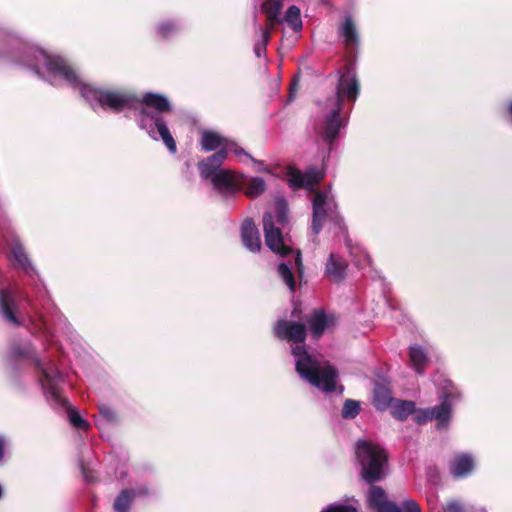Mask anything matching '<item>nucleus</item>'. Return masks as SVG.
Wrapping results in <instances>:
<instances>
[{
	"instance_id": "1",
	"label": "nucleus",
	"mask_w": 512,
	"mask_h": 512,
	"mask_svg": "<svg viewBox=\"0 0 512 512\" xmlns=\"http://www.w3.org/2000/svg\"><path fill=\"white\" fill-rule=\"evenodd\" d=\"M42 59L46 69L52 74L51 81L53 83H57L58 77H63L70 83L80 84L81 93L88 101H96L111 109H119L128 103V98L124 94L96 89L80 81L76 73L61 58H50L43 55Z\"/></svg>"
},
{
	"instance_id": "2",
	"label": "nucleus",
	"mask_w": 512,
	"mask_h": 512,
	"mask_svg": "<svg viewBox=\"0 0 512 512\" xmlns=\"http://www.w3.org/2000/svg\"><path fill=\"white\" fill-rule=\"evenodd\" d=\"M292 354L295 369L302 379L326 392L337 390V373L332 366L316 359L304 346L296 345L292 349Z\"/></svg>"
},
{
	"instance_id": "3",
	"label": "nucleus",
	"mask_w": 512,
	"mask_h": 512,
	"mask_svg": "<svg viewBox=\"0 0 512 512\" xmlns=\"http://www.w3.org/2000/svg\"><path fill=\"white\" fill-rule=\"evenodd\" d=\"M356 456L363 480L375 482L383 478L386 455L381 447L368 441H360L357 444Z\"/></svg>"
},
{
	"instance_id": "4",
	"label": "nucleus",
	"mask_w": 512,
	"mask_h": 512,
	"mask_svg": "<svg viewBox=\"0 0 512 512\" xmlns=\"http://www.w3.org/2000/svg\"><path fill=\"white\" fill-rule=\"evenodd\" d=\"M389 408L393 417L405 419L413 414L418 423L436 420L438 426H444L451 418V410L447 403H443L438 409L416 410L413 402L393 400Z\"/></svg>"
},
{
	"instance_id": "5",
	"label": "nucleus",
	"mask_w": 512,
	"mask_h": 512,
	"mask_svg": "<svg viewBox=\"0 0 512 512\" xmlns=\"http://www.w3.org/2000/svg\"><path fill=\"white\" fill-rule=\"evenodd\" d=\"M226 152L219 150L206 161L199 164L200 173L203 178L210 179L218 189L233 188L240 184L239 176L230 170L219 169V165L226 159Z\"/></svg>"
},
{
	"instance_id": "6",
	"label": "nucleus",
	"mask_w": 512,
	"mask_h": 512,
	"mask_svg": "<svg viewBox=\"0 0 512 512\" xmlns=\"http://www.w3.org/2000/svg\"><path fill=\"white\" fill-rule=\"evenodd\" d=\"M201 146L206 151H212L221 146V150L225 151L226 154L232 152L240 158L247 156L244 150L239 148L235 143L225 140L220 134L211 130H204L202 132Z\"/></svg>"
},
{
	"instance_id": "7",
	"label": "nucleus",
	"mask_w": 512,
	"mask_h": 512,
	"mask_svg": "<svg viewBox=\"0 0 512 512\" xmlns=\"http://www.w3.org/2000/svg\"><path fill=\"white\" fill-rule=\"evenodd\" d=\"M263 229L265 233L266 245L279 255L287 254L290 249L283 243L280 227H276L271 214H266L263 218Z\"/></svg>"
},
{
	"instance_id": "8",
	"label": "nucleus",
	"mask_w": 512,
	"mask_h": 512,
	"mask_svg": "<svg viewBox=\"0 0 512 512\" xmlns=\"http://www.w3.org/2000/svg\"><path fill=\"white\" fill-rule=\"evenodd\" d=\"M286 177L287 182L293 189H309L323 179L324 173L321 171L309 170L303 174L298 169L289 167L287 169Z\"/></svg>"
},
{
	"instance_id": "9",
	"label": "nucleus",
	"mask_w": 512,
	"mask_h": 512,
	"mask_svg": "<svg viewBox=\"0 0 512 512\" xmlns=\"http://www.w3.org/2000/svg\"><path fill=\"white\" fill-rule=\"evenodd\" d=\"M335 207L333 198L328 193H317L313 200V229L318 233L321 229V223L325 220L328 213H332Z\"/></svg>"
},
{
	"instance_id": "10",
	"label": "nucleus",
	"mask_w": 512,
	"mask_h": 512,
	"mask_svg": "<svg viewBox=\"0 0 512 512\" xmlns=\"http://www.w3.org/2000/svg\"><path fill=\"white\" fill-rule=\"evenodd\" d=\"M275 333L279 338L289 341L302 342L305 339V327L301 323L279 321Z\"/></svg>"
},
{
	"instance_id": "11",
	"label": "nucleus",
	"mask_w": 512,
	"mask_h": 512,
	"mask_svg": "<svg viewBox=\"0 0 512 512\" xmlns=\"http://www.w3.org/2000/svg\"><path fill=\"white\" fill-rule=\"evenodd\" d=\"M368 503L377 512H400L397 506L387 500L385 492L377 486L370 489Z\"/></svg>"
},
{
	"instance_id": "12",
	"label": "nucleus",
	"mask_w": 512,
	"mask_h": 512,
	"mask_svg": "<svg viewBox=\"0 0 512 512\" xmlns=\"http://www.w3.org/2000/svg\"><path fill=\"white\" fill-rule=\"evenodd\" d=\"M338 97L343 99L355 100L359 93V84L353 74H346L341 77L338 88Z\"/></svg>"
},
{
	"instance_id": "13",
	"label": "nucleus",
	"mask_w": 512,
	"mask_h": 512,
	"mask_svg": "<svg viewBox=\"0 0 512 512\" xmlns=\"http://www.w3.org/2000/svg\"><path fill=\"white\" fill-rule=\"evenodd\" d=\"M242 240L245 247L255 253L261 248V242L257 227L252 220H246L242 226Z\"/></svg>"
},
{
	"instance_id": "14",
	"label": "nucleus",
	"mask_w": 512,
	"mask_h": 512,
	"mask_svg": "<svg viewBox=\"0 0 512 512\" xmlns=\"http://www.w3.org/2000/svg\"><path fill=\"white\" fill-rule=\"evenodd\" d=\"M474 468V461L469 455L455 457L451 465V471L455 477H464Z\"/></svg>"
},
{
	"instance_id": "15",
	"label": "nucleus",
	"mask_w": 512,
	"mask_h": 512,
	"mask_svg": "<svg viewBox=\"0 0 512 512\" xmlns=\"http://www.w3.org/2000/svg\"><path fill=\"white\" fill-rule=\"evenodd\" d=\"M346 268L347 264L342 258L331 255L327 263L326 272L332 280L337 281L344 276Z\"/></svg>"
},
{
	"instance_id": "16",
	"label": "nucleus",
	"mask_w": 512,
	"mask_h": 512,
	"mask_svg": "<svg viewBox=\"0 0 512 512\" xmlns=\"http://www.w3.org/2000/svg\"><path fill=\"white\" fill-rule=\"evenodd\" d=\"M143 103L147 108L155 109L158 112H166L170 110L168 99L159 94H146L143 98Z\"/></svg>"
},
{
	"instance_id": "17",
	"label": "nucleus",
	"mask_w": 512,
	"mask_h": 512,
	"mask_svg": "<svg viewBox=\"0 0 512 512\" xmlns=\"http://www.w3.org/2000/svg\"><path fill=\"white\" fill-rule=\"evenodd\" d=\"M331 325H332V320H328L321 313H316L310 322L311 331H312L313 335L316 337H319Z\"/></svg>"
},
{
	"instance_id": "18",
	"label": "nucleus",
	"mask_w": 512,
	"mask_h": 512,
	"mask_svg": "<svg viewBox=\"0 0 512 512\" xmlns=\"http://www.w3.org/2000/svg\"><path fill=\"white\" fill-rule=\"evenodd\" d=\"M155 126L159 132V135L161 139L163 140L164 144L167 146V148L172 152H176V143L166 125V123L160 119H157L155 121Z\"/></svg>"
},
{
	"instance_id": "19",
	"label": "nucleus",
	"mask_w": 512,
	"mask_h": 512,
	"mask_svg": "<svg viewBox=\"0 0 512 512\" xmlns=\"http://www.w3.org/2000/svg\"><path fill=\"white\" fill-rule=\"evenodd\" d=\"M410 359L415 369H422L427 363V355L420 346H412L410 349Z\"/></svg>"
},
{
	"instance_id": "20",
	"label": "nucleus",
	"mask_w": 512,
	"mask_h": 512,
	"mask_svg": "<svg viewBox=\"0 0 512 512\" xmlns=\"http://www.w3.org/2000/svg\"><path fill=\"white\" fill-rule=\"evenodd\" d=\"M285 22L295 31H299L302 28L300 9L296 6H291L286 12Z\"/></svg>"
},
{
	"instance_id": "21",
	"label": "nucleus",
	"mask_w": 512,
	"mask_h": 512,
	"mask_svg": "<svg viewBox=\"0 0 512 512\" xmlns=\"http://www.w3.org/2000/svg\"><path fill=\"white\" fill-rule=\"evenodd\" d=\"M282 6V0H269L263 5V10L271 23L278 19Z\"/></svg>"
},
{
	"instance_id": "22",
	"label": "nucleus",
	"mask_w": 512,
	"mask_h": 512,
	"mask_svg": "<svg viewBox=\"0 0 512 512\" xmlns=\"http://www.w3.org/2000/svg\"><path fill=\"white\" fill-rule=\"evenodd\" d=\"M393 399L390 397V393L385 388H378L374 396V404L380 409L384 410L389 408Z\"/></svg>"
},
{
	"instance_id": "23",
	"label": "nucleus",
	"mask_w": 512,
	"mask_h": 512,
	"mask_svg": "<svg viewBox=\"0 0 512 512\" xmlns=\"http://www.w3.org/2000/svg\"><path fill=\"white\" fill-rule=\"evenodd\" d=\"M265 183L263 179L256 177L249 180L246 187V194L250 197H257L265 190Z\"/></svg>"
},
{
	"instance_id": "24",
	"label": "nucleus",
	"mask_w": 512,
	"mask_h": 512,
	"mask_svg": "<svg viewBox=\"0 0 512 512\" xmlns=\"http://www.w3.org/2000/svg\"><path fill=\"white\" fill-rule=\"evenodd\" d=\"M12 259L17 265L23 268H27L29 265V259L27 257V254L20 244H15L13 246Z\"/></svg>"
},
{
	"instance_id": "25",
	"label": "nucleus",
	"mask_w": 512,
	"mask_h": 512,
	"mask_svg": "<svg viewBox=\"0 0 512 512\" xmlns=\"http://www.w3.org/2000/svg\"><path fill=\"white\" fill-rule=\"evenodd\" d=\"M342 36L347 43H354L357 40V32L354 23L350 18L346 19L341 28Z\"/></svg>"
},
{
	"instance_id": "26",
	"label": "nucleus",
	"mask_w": 512,
	"mask_h": 512,
	"mask_svg": "<svg viewBox=\"0 0 512 512\" xmlns=\"http://www.w3.org/2000/svg\"><path fill=\"white\" fill-rule=\"evenodd\" d=\"M278 272L281 279L286 283L289 289L293 291L295 288V282L293 274L291 272V268L288 267L286 264H280L278 267Z\"/></svg>"
},
{
	"instance_id": "27",
	"label": "nucleus",
	"mask_w": 512,
	"mask_h": 512,
	"mask_svg": "<svg viewBox=\"0 0 512 512\" xmlns=\"http://www.w3.org/2000/svg\"><path fill=\"white\" fill-rule=\"evenodd\" d=\"M132 499V495L129 492H122L119 497L116 499L114 507L117 512H127L130 502Z\"/></svg>"
},
{
	"instance_id": "28",
	"label": "nucleus",
	"mask_w": 512,
	"mask_h": 512,
	"mask_svg": "<svg viewBox=\"0 0 512 512\" xmlns=\"http://www.w3.org/2000/svg\"><path fill=\"white\" fill-rule=\"evenodd\" d=\"M360 405L357 401L347 400L342 409L345 418H353L359 413Z\"/></svg>"
},
{
	"instance_id": "29",
	"label": "nucleus",
	"mask_w": 512,
	"mask_h": 512,
	"mask_svg": "<svg viewBox=\"0 0 512 512\" xmlns=\"http://www.w3.org/2000/svg\"><path fill=\"white\" fill-rule=\"evenodd\" d=\"M321 512H357V510L350 505L333 504L327 506Z\"/></svg>"
},
{
	"instance_id": "30",
	"label": "nucleus",
	"mask_w": 512,
	"mask_h": 512,
	"mask_svg": "<svg viewBox=\"0 0 512 512\" xmlns=\"http://www.w3.org/2000/svg\"><path fill=\"white\" fill-rule=\"evenodd\" d=\"M340 127V121L336 114L332 116V118L327 123L326 132L329 137H333Z\"/></svg>"
},
{
	"instance_id": "31",
	"label": "nucleus",
	"mask_w": 512,
	"mask_h": 512,
	"mask_svg": "<svg viewBox=\"0 0 512 512\" xmlns=\"http://www.w3.org/2000/svg\"><path fill=\"white\" fill-rule=\"evenodd\" d=\"M400 512H421L419 505L412 499H407L402 503Z\"/></svg>"
},
{
	"instance_id": "32",
	"label": "nucleus",
	"mask_w": 512,
	"mask_h": 512,
	"mask_svg": "<svg viewBox=\"0 0 512 512\" xmlns=\"http://www.w3.org/2000/svg\"><path fill=\"white\" fill-rule=\"evenodd\" d=\"M277 207H278V215H277V218H276V223L278 225H282L287 220V217H286L287 207H286V204L283 201H279L278 204H277Z\"/></svg>"
},
{
	"instance_id": "33",
	"label": "nucleus",
	"mask_w": 512,
	"mask_h": 512,
	"mask_svg": "<svg viewBox=\"0 0 512 512\" xmlns=\"http://www.w3.org/2000/svg\"><path fill=\"white\" fill-rule=\"evenodd\" d=\"M69 419L70 422L78 428H84L87 426L86 421L74 410L69 413Z\"/></svg>"
},
{
	"instance_id": "34",
	"label": "nucleus",
	"mask_w": 512,
	"mask_h": 512,
	"mask_svg": "<svg viewBox=\"0 0 512 512\" xmlns=\"http://www.w3.org/2000/svg\"><path fill=\"white\" fill-rule=\"evenodd\" d=\"M2 313L6 317L7 320H9L11 322H15V318L13 316L12 311L5 303L2 304Z\"/></svg>"
},
{
	"instance_id": "35",
	"label": "nucleus",
	"mask_w": 512,
	"mask_h": 512,
	"mask_svg": "<svg viewBox=\"0 0 512 512\" xmlns=\"http://www.w3.org/2000/svg\"><path fill=\"white\" fill-rule=\"evenodd\" d=\"M446 512H463V509L459 503L453 501L447 505Z\"/></svg>"
},
{
	"instance_id": "36",
	"label": "nucleus",
	"mask_w": 512,
	"mask_h": 512,
	"mask_svg": "<svg viewBox=\"0 0 512 512\" xmlns=\"http://www.w3.org/2000/svg\"><path fill=\"white\" fill-rule=\"evenodd\" d=\"M295 263L297 265L299 273L301 274L303 267H302V262H301L300 254L298 252L296 253V256H295Z\"/></svg>"
},
{
	"instance_id": "37",
	"label": "nucleus",
	"mask_w": 512,
	"mask_h": 512,
	"mask_svg": "<svg viewBox=\"0 0 512 512\" xmlns=\"http://www.w3.org/2000/svg\"><path fill=\"white\" fill-rule=\"evenodd\" d=\"M4 442L0 439V460L3 458Z\"/></svg>"
},
{
	"instance_id": "38",
	"label": "nucleus",
	"mask_w": 512,
	"mask_h": 512,
	"mask_svg": "<svg viewBox=\"0 0 512 512\" xmlns=\"http://www.w3.org/2000/svg\"><path fill=\"white\" fill-rule=\"evenodd\" d=\"M141 124L144 128L148 129V123H147V117L145 116L142 120H141Z\"/></svg>"
},
{
	"instance_id": "39",
	"label": "nucleus",
	"mask_w": 512,
	"mask_h": 512,
	"mask_svg": "<svg viewBox=\"0 0 512 512\" xmlns=\"http://www.w3.org/2000/svg\"><path fill=\"white\" fill-rule=\"evenodd\" d=\"M264 37H265V41H267V39H268V34H267L266 32H265V34H264Z\"/></svg>"
}]
</instances>
